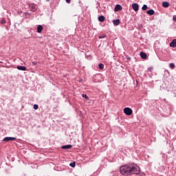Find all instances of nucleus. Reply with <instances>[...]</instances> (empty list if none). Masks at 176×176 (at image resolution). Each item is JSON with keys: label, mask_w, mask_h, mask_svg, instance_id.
Masks as SVG:
<instances>
[{"label": "nucleus", "mask_w": 176, "mask_h": 176, "mask_svg": "<svg viewBox=\"0 0 176 176\" xmlns=\"http://www.w3.org/2000/svg\"><path fill=\"white\" fill-rule=\"evenodd\" d=\"M123 7L120 6V4H117L114 8V12H119V10H122Z\"/></svg>", "instance_id": "obj_6"}, {"label": "nucleus", "mask_w": 176, "mask_h": 176, "mask_svg": "<svg viewBox=\"0 0 176 176\" xmlns=\"http://www.w3.org/2000/svg\"><path fill=\"white\" fill-rule=\"evenodd\" d=\"M67 3H71V0H66Z\"/></svg>", "instance_id": "obj_27"}, {"label": "nucleus", "mask_w": 176, "mask_h": 176, "mask_svg": "<svg viewBox=\"0 0 176 176\" xmlns=\"http://www.w3.org/2000/svg\"><path fill=\"white\" fill-rule=\"evenodd\" d=\"M132 8L135 12H138V10H140V6H138V3H135L132 4Z\"/></svg>", "instance_id": "obj_4"}, {"label": "nucleus", "mask_w": 176, "mask_h": 176, "mask_svg": "<svg viewBox=\"0 0 176 176\" xmlns=\"http://www.w3.org/2000/svg\"><path fill=\"white\" fill-rule=\"evenodd\" d=\"M147 14H149V16H153L155 14V11L153 9L148 10L146 12Z\"/></svg>", "instance_id": "obj_12"}, {"label": "nucleus", "mask_w": 176, "mask_h": 176, "mask_svg": "<svg viewBox=\"0 0 176 176\" xmlns=\"http://www.w3.org/2000/svg\"><path fill=\"white\" fill-rule=\"evenodd\" d=\"M148 71H149V72H152V71H153V67H148Z\"/></svg>", "instance_id": "obj_24"}, {"label": "nucleus", "mask_w": 176, "mask_h": 176, "mask_svg": "<svg viewBox=\"0 0 176 176\" xmlns=\"http://www.w3.org/2000/svg\"><path fill=\"white\" fill-rule=\"evenodd\" d=\"M82 97H83V98H85V100H89V96H87V94H82Z\"/></svg>", "instance_id": "obj_20"}, {"label": "nucleus", "mask_w": 176, "mask_h": 176, "mask_svg": "<svg viewBox=\"0 0 176 176\" xmlns=\"http://www.w3.org/2000/svg\"><path fill=\"white\" fill-rule=\"evenodd\" d=\"M98 67H99V69H104V64L99 63Z\"/></svg>", "instance_id": "obj_18"}, {"label": "nucleus", "mask_w": 176, "mask_h": 176, "mask_svg": "<svg viewBox=\"0 0 176 176\" xmlns=\"http://www.w3.org/2000/svg\"><path fill=\"white\" fill-rule=\"evenodd\" d=\"M120 173L125 176L133 175V174L138 175L140 174V167L134 164H125L120 166Z\"/></svg>", "instance_id": "obj_1"}, {"label": "nucleus", "mask_w": 176, "mask_h": 176, "mask_svg": "<svg viewBox=\"0 0 176 176\" xmlns=\"http://www.w3.org/2000/svg\"><path fill=\"white\" fill-rule=\"evenodd\" d=\"M3 141H4V142H8V141H16V138L6 137L3 138Z\"/></svg>", "instance_id": "obj_3"}, {"label": "nucleus", "mask_w": 176, "mask_h": 176, "mask_svg": "<svg viewBox=\"0 0 176 176\" xmlns=\"http://www.w3.org/2000/svg\"><path fill=\"white\" fill-rule=\"evenodd\" d=\"M124 113L128 116H130L131 115H133V110L129 107H125L124 109Z\"/></svg>", "instance_id": "obj_2"}, {"label": "nucleus", "mask_w": 176, "mask_h": 176, "mask_svg": "<svg viewBox=\"0 0 176 176\" xmlns=\"http://www.w3.org/2000/svg\"><path fill=\"white\" fill-rule=\"evenodd\" d=\"M0 23H1V24H6V19H2L0 21Z\"/></svg>", "instance_id": "obj_19"}, {"label": "nucleus", "mask_w": 176, "mask_h": 176, "mask_svg": "<svg viewBox=\"0 0 176 176\" xmlns=\"http://www.w3.org/2000/svg\"><path fill=\"white\" fill-rule=\"evenodd\" d=\"M127 60H131V58L130 56L127 57Z\"/></svg>", "instance_id": "obj_28"}, {"label": "nucleus", "mask_w": 176, "mask_h": 176, "mask_svg": "<svg viewBox=\"0 0 176 176\" xmlns=\"http://www.w3.org/2000/svg\"><path fill=\"white\" fill-rule=\"evenodd\" d=\"M142 10H146L148 9V6L146 5H143L142 8Z\"/></svg>", "instance_id": "obj_21"}, {"label": "nucleus", "mask_w": 176, "mask_h": 176, "mask_svg": "<svg viewBox=\"0 0 176 176\" xmlns=\"http://www.w3.org/2000/svg\"><path fill=\"white\" fill-rule=\"evenodd\" d=\"M29 8L32 12H36V6L35 4L29 5Z\"/></svg>", "instance_id": "obj_5"}, {"label": "nucleus", "mask_w": 176, "mask_h": 176, "mask_svg": "<svg viewBox=\"0 0 176 176\" xmlns=\"http://www.w3.org/2000/svg\"><path fill=\"white\" fill-rule=\"evenodd\" d=\"M43 30V26H42L41 25H39L38 27H37V32L38 34H41Z\"/></svg>", "instance_id": "obj_9"}, {"label": "nucleus", "mask_w": 176, "mask_h": 176, "mask_svg": "<svg viewBox=\"0 0 176 176\" xmlns=\"http://www.w3.org/2000/svg\"><path fill=\"white\" fill-rule=\"evenodd\" d=\"M173 21H176V15H174L173 16Z\"/></svg>", "instance_id": "obj_25"}, {"label": "nucleus", "mask_w": 176, "mask_h": 176, "mask_svg": "<svg viewBox=\"0 0 176 176\" xmlns=\"http://www.w3.org/2000/svg\"><path fill=\"white\" fill-rule=\"evenodd\" d=\"M140 56L142 58H144V59L146 58L147 57L146 53L141 52Z\"/></svg>", "instance_id": "obj_15"}, {"label": "nucleus", "mask_w": 176, "mask_h": 176, "mask_svg": "<svg viewBox=\"0 0 176 176\" xmlns=\"http://www.w3.org/2000/svg\"><path fill=\"white\" fill-rule=\"evenodd\" d=\"M162 6L163 8H168V6H170V3L167 1H164L162 2Z\"/></svg>", "instance_id": "obj_14"}, {"label": "nucleus", "mask_w": 176, "mask_h": 176, "mask_svg": "<svg viewBox=\"0 0 176 176\" xmlns=\"http://www.w3.org/2000/svg\"><path fill=\"white\" fill-rule=\"evenodd\" d=\"M32 65H36L38 64V63L33 61L32 63Z\"/></svg>", "instance_id": "obj_26"}, {"label": "nucleus", "mask_w": 176, "mask_h": 176, "mask_svg": "<svg viewBox=\"0 0 176 176\" xmlns=\"http://www.w3.org/2000/svg\"><path fill=\"white\" fill-rule=\"evenodd\" d=\"M98 21H100V23H104V21H105V16L100 15L98 16Z\"/></svg>", "instance_id": "obj_7"}, {"label": "nucleus", "mask_w": 176, "mask_h": 176, "mask_svg": "<svg viewBox=\"0 0 176 176\" xmlns=\"http://www.w3.org/2000/svg\"><path fill=\"white\" fill-rule=\"evenodd\" d=\"M104 38H107V34H102V35L98 36L99 39H104Z\"/></svg>", "instance_id": "obj_17"}, {"label": "nucleus", "mask_w": 176, "mask_h": 176, "mask_svg": "<svg viewBox=\"0 0 176 176\" xmlns=\"http://www.w3.org/2000/svg\"><path fill=\"white\" fill-rule=\"evenodd\" d=\"M61 148L62 149H71V148H72V145L67 144V145L63 146Z\"/></svg>", "instance_id": "obj_13"}, {"label": "nucleus", "mask_w": 176, "mask_h": 176, "mask_svg": "<svg viewBox=\"0 0 176 176\" xmlns=\"http://www.w3.org/2000/svg\"><path fill=\"white\" fill-rule=\"evenodd\" d=\"M33 108H34V109H38V108H39V106H38V104H34V106H33Z\"/></svg>", "instance_id": "obj_23"}, {"label": "nucleus", "mask_w": 176, "mask_h": 176, "mask_svg": "<svg viewBox=\"0 0 176 176\" xmlns=\"http://www.w3.org/2000/svg\"><path fill=\"white\" fill-rule=\"evenodd\" d=\"M113 24L114 25H119L120 24V19H114L113 21Z\"/></svg>", "instance_id": "obj_10"}, {"label": "nucleus", "mask_w": 176, "mask_h": 176, "mask_svg": "<svg viewBox=\"0 0 176 176\" xmlns=\"http://www.w3.org/2000/svg\"><path fill=\"white\" fill-rule=\"evenodd\" d=\"M170 47H176V39H173L170 43Z\"/></svg>", "instance_id": "obj_11"}, {"label": "nucleus", "mask_w": 176, "mask_h": 176, "mask_svg": "<svg viewBox=\"0 0 176 176\" xmlns=\"http://www.w3.org/2000/svg\"><path fill=\"white\" fill-rule=\"evenodd\" d=\"M16 68L19 71H27V67L25 66H17Z\"/></svg>", "instance_id": "obj_8"}, {"label": "nucleus", "mask_w": 176, "mask_h": 176, "mask_svg": "<svg viewBox=\"0 0 176 176\" xmlns=\"http://www.w3.org/2000/svg\"><path fill=\"white\" fill-rule=\"evenodd\" d=\"M69 166H70V167L74 168V167H75V166H76V164L75 163V162H74L70 163Z\"/></svg>", "instance_id": "obj_22"}, {"label": "nucleus", "mask_w": 176, "mask_h": 176, "mask_svg": "<svg viewBox=\"0 0 176 176\" xmlns=\"http://www.w3.org/2000/svg\"><path fill=\"white\" fill-rule=\"evenodd\" d=\"M169 67H170V68L171 69H174V68H175V64H174V63H170L169 64Z\"/></svg>", "instance_id": "obj_16"}]
</instances>
